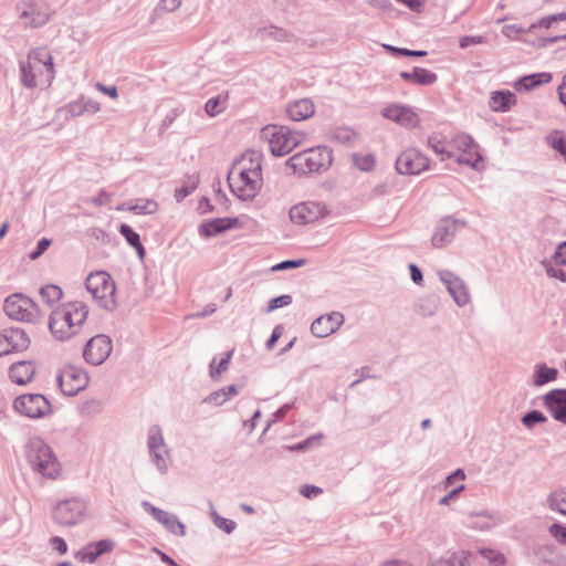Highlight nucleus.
<instances>
[{"label":"nucleus","mask_w":566,"mask_h":566,"mask_svg":"<svg viewBox=\"0 0 566 566\" xmlns=\"http://www.w3.org/2000/svg\"><path fill=\"white\" fill-rule=\"evenodd\" d=\"M396 168L402 175H419L430 168V159L418 148L409 147L398 156Z\"/></svg>","instance_id":"obj_13"},{"label":"nucleus","mask_w":566,"mask_h":566,"mask_svg":"<svg viewBox=\"0 0 566 566\" xmlns=\"http://www.w3.org/2000/svg\"><path fill=\"white\" fill-rule=\"evenodd\" d=\"M557 378V370L549 368L545 365H538L534 375V384L536 386H543Z\"/></svg>","instance_id":"obj_35"},{"label":"nucleus","mask_w":566,"mask_h":566,"mask_svg":"<svg viewBox=\"0 0 566 566\" xmlns=\"http://www.w3.org/2000/svg\"><path fill=\"white\" fill-rule=\"evenodd\" d=\"M291 302H292V297L290 295H281V296L274 297L269 303L268 311L272 312V311H274L276 308H280V307H283V306H287V305L291 304Z\"/></svg>","instance_id":"obj_43"},{"label":"nucleus","mask_w":566,"mask_h":566,"mask_svg":"<svg viewBox=\"0 0 566 566\" xmlns=\"http://www.w3.org/2000/svg\"><path fill=\"white\" fill-rule=\"evenodd\" d=\"M229 185L239 199H253L263 186L261 155L253 151L241 155L229 172Z\"/></svg>","instance_id":"obj_1"},{"label":"nucleus","mask_w":566,"mask_h":566,"mask_svg":"<svg viewBox=\"0 0 566 566\" xmlns=\"http://www.w3.org/2000/svg\"><path fill=\"white\" fill-rule=\"evenodd\" d=\"M286 113L292 120H304L314 115L315 106L311 99L301 98L290 103Z\"/></svg>","instance_id":"obj_25"},{"label":"nucleus","mask_w":566,"mask_h":566,"mask_svg":"<svg viewBox=\"0 0 566 566\" xmlns=\"http://www.w3.org/2000/svg\"><path fill=\"white\" fill-rule=\"evenodd\" d=\"M549 534L563 545H566V526H563L558 523H554L549 527Z\"/></svg>","instance_id":"obj_42"},{"label":"nucleus","mask_w":566,"mask_h":566,"mask_svg":"<svg viewBox=\"0 0 566 566\" xmlns=\"http://www.w3.org/2000/svg\"><path fill=\"white\" fill-rule=\"evenodd\" d=\"M40 295L43 302H45L49 306H53L62 300L63 291L57 285L49 284L41 289Z\"/></svg>","instance_id":"obj_34"},{"label":"nucleus","mask_w":566,"mask_h":566,"mask_svg":"<svg viewBox=\"0 0 566 566\" xmlns=\"http://www.w3.org/2000/svg\"><path fill=\"white\" fill-rule=\"evenodd\" d=\"M13 409L32 419L50 416L53 411L49 399L41 394H25L17 397L13 401Z\"/></svg>","instance_id":"obj_10"},{"label":"nucleus","mask_w":566,"mask_h":566,"mask_svg":"<svg viewBox=\"0 0 566 566\" xmlns=\"http://www.w3.org/2000/svg\"><path fill=\"white\" fill-rule=\"evenodd\" d=\"M516 104L515 95L510 91H496L491 94L489 106L494 112H507Z\"/></svg>","instance_id":"obj_28"},{"label":"nucleus","mask_w":566,"mask_h":566,"mask_svg":"<svg viewBox=\"0 0 566 566\" xmlns=\"http://www.w3.org/2000/svg\"><path fill=\"white\" fill-rule=\"evenodd\" d=\"M333 161L332 150L318 146L308 148L290 157L286 167L298 176L322 172L329 168Z\"/></svg>","instance_id":"obj_6"},{"label":"nucleus","mask_w":566,"mask_h":566,"mask_svg":"<svg viewBox=\"0 0 566 566\" xmlns=\"http://www.w3.org/2000/svg\"><path fill=\"white\" fill-rule=\"evenodd\" d=\"M357 166L363 170H370L375 165V159L370 155H365L355 158Z\"/></svg>","instance_id":"obj_46"},{"label":"nucleus","mask_w":566,"mask_h":566,"mask_svg":"<svg viewBox=\"0 0 566 566\" xmlns=\"http://www.w3.org/2000/svg\"><path fill=\"white\" fill-rule=\"evenodd\" d=\"M394 50L396 52L400 53V54L409 55V56H423V55H426L424 51H410V50H407V49H394Z\"/></svg>","instance_id":"obj_60"},{"label":"nucleus","mask_w":566,"mask_h":566,"mask_svg":"<svg viewBox=\"0 0 566 566\" xmlns=\"http://www.w3.org/2000/svg\"><path fill=\"white\" fill-rule=\"evenodd\" d=\"M86 512V504L80 499H70L61 501L56 504L53 511L54 520L65 526H71L80 523Z\"/></svg>","instance_id":"obj_14"},{"label":"nucleus","mask_w":566,"mask_h":566,"mask_svg":"<svg viewBox=\"0 0 566 566\" xmlns=\"http://www.w3.org/2000/svg\"><path fill=\"white\" fill-rule=\"evenodd\" d=\"M455 143L459 147H464L462 153H454L448 148V143L438 135H432L428 139V146L437 154L441 160L454 159L459 165H467L475 170L484 169V160L479 151V147L471 136L467 134L455 135Z\"/></svg>","instance_id":"obj_4"},{"label":"nucleus","mask_w":566,"mask_h":566,"mask_svg":"<svg viewBox=\"0 0 566 566\" xmlns=\"http://www.w3.org/2000/svg\"><path fill=\"white\" fill-rule=\"evenodd\" d=\"M465 474L462 470H457L453 474L447 478V485L455 488L457 485L463 484Z\"/></svg>","instance_id":"obj_48"},{"label":"nucleus","mask_w":566,"mask_h":566,"mask_svg":"<svg viewBox=\"0 0 566 566\" xmlns=\"http://www.w3.org/2000/svg\"><path fill=\"white\" fill-rule=\"evenodd\" d=\"M112 352V340L105 335L92 337L84 348L83 356L92 365L102 364Z\"/></svg>","instance_id":"obj_19"},{"label":"nucleus","mask_w":566,"mask_h":566,"mask_svg":"<svg viewBox=\"0 0 566 566\" xmlns=\"http://www.w3.org/2000/svg\"><path fill=\"white\" fill-rule=\"evenodd\" d=\"M344 323V316L339 312H333L316 318L311 326L313 335L316 337H327L335 333Z\"/></svg>","instance_id":"obj_22"},{"label":"nucleus","mask_w":566,"mask_h":566,"mask_svg":"<svg viewBox=\"0 0 566 566\" xmlns=\"http://www.w3.org/2000/svg\"><path fill=\"white\" fill-rule=\"evenodd\" d=\"M546 417L541 411H531L523 418V423L527 427H532L534 423L544 422Z\"/></svg>","instance_id":"obj_44"},{"label":"nucleus","mask_w":566,"mask_h":566,"mask_svg":"<svg viewBox=\"0 0 566 566\" xmlns=\"http://www.w3.org/2000/svg\"><path fill=\"white\" fill-rule=\"evenodd\" d=\"M3 311L15 321L31 322L39 315L36 303L22 293H14L4 300Z\"/></svg>","instance_id":"obj_11"},{"label":"nucleus","mask_w":566,"mask_h":566,"mask_svg":"<svg viewBox=\"0 0 566 566\" xmlns=\"http://www.w3.org/2000/svg\"><path fill=\"white\" fill-rule=\"evenodd\" d=\"M411 279L415 283L420 284L422 281L421 271L415 264H410L409 266Z\"/></svg>","instance_id":"obj_57"},{"label":"nucleus","mask_w":566,"mask_h":566,"mask_svg":"<svg viewBox=\"0 0 566 566\" xmlns=\"http://www.w3.org/2000/svg\"><path fill=\"white\" fill-rule=\"evenodd\" d=\"M549 145L558 151L566 161V136L559 133H554L548 137Z\"/></svg>","instance_id":"obj_41"},{"label":"nucleus","mask_w":566,"mask_h":566,"mask_svg":"<svg viewBox=\"0 0 566 566\" xmlns=\"http://www.w3.org/2000/svg\"><path fill=\"white\" fill-rule=\"evenodd\" d=\"M543 402L556 421L566 424V389L551 390L544 396Z\"/></svg>","instance_id":"obj_21"},{"label":"nucleus","mask_w":566,"mask_h":566,"mask_svg":"<svg viewBox=\"0 0 566 566\" xmlns=\"http://www.w3.org/2000/svg\"><path fill=\"white\" fill-rule=\"evenodd\" d=\"M304 260H297V261H284V262H281L276 265H274L272 268L273 271H281V270H286V269H291V268H300L302 265H304Z\"/></svg>","instance_id":"obj_50"},{"label":"nucleus","mask_w":566,"mask_h":566,"mask_svg":"<svg viewBox=\"0 0 566 566\" xmlns=\"http://www.w3.org/2000/svg\"><path fill=\"white\" fill-rule=\"evenodd\" d=\"M480 554L488 562L489 566H504L506 564L505 555L496 549L483 548L480 551Z\"/></svg>","instance_id":"obj_38"},{"label":"nucleus","mask_w":566,"mask_h":566,"mask_svg":"<svg viewBox=\"0 0 566 566\" xmlns=\"http://www.w3.org/2000/svg\"><path fill=\"white\" fill-rule=\"evenodd\" d=\"M432 566H462V562L458 557L452 556L450 558L439 559L434 562Z\"/></svg>","instance_id":"obj_53"},{"label":"nucleus","mask_w":566,"mask_h":566,"mask_svg":"<svg viewBox=\"0 0 566 566\" xmlns=\"http://www.w3.org/2000/svg\"><path fill=\"white\" fill-rule=\"evenodd\" d=\"M502 32L509 38H514L517 35L518 29L515 25H505Z\"/></svg>","instance_id":"obj_61"},{"label":"nucleus","mask_w":566,"mask_h":566,"mask_svg":"<svg viewBox=\"0 0 566 566\" xmlns=\"http://www.w3.org/2000/svg\"><path fill=\"white\" fill-rule=\"evenodd\" d=\"M440 279L447 285L449 293L458 305L463 306L469 302V292L464 282L460 277L455 276L451 272L444 271L440 273Z\"/></svg>","instance_id":"obj_23"},{"label":"nucleus","mask_w":566,"mask_h":566,"mask_svg":"<svg viewBox=\"0 0 566 566\" xmlns=\"http://www.w3.org/2000/svg\"><path fill=\"white\" fill-rule=\"evenodd\" d=\"M10 379L18 385L30 382L35 375V367L32 361L22 360L10 367Z\"/></svg>","instance_id":"obj_26"},{"label":"nucleus","mask_w":566,"mask_h":566,"mask_svg":"<svg viewBox=\"0 0 566 566\" xmlns=\"http://www.w3.org/2000/svg\"><path fill=\"white\" fill-rule=\"evenodd\" d=\"M88 384L87 374L80 367L65 366L59 375V385L66 396H74L83 390Z\"/></svg>","instance_id":"obj_15"},{"label":"nucleus","mask_w":566,"mask_h":566,"mask_svg":"<svg viewBox=\"0 0 566 566\" xmlns=\"http://www.w3.org/2000/svg\"><path fill=\"white\" fill-rule=\"evenodd\" d=\"M22 82L28 87H48L54 78V64L46 48H35L21 65Z\"/></svg>","instance_id":"obj_5"},{"label":"nucleus","mask_w":566,"mask_h":566,"mask_svg":"<svg viewBox=\"0 0 566 566\" xmlns=\"http://www.w3.org/2000/svg\"><path fill=\"white\" fill-rule=\"evenodd\" d=\"M401 76L409 82L430 85L437 81V75L429 70L416 67L411 72H402Z\"/></svg>","instance_id":"obj_29"},{"label":"nucleus","mask_w":566,"mask_h":566,"mask_svg":"<svg viewBox=\"0 0 566 566\" xmlns=\"http://www.w3.org/2000/svg\"><path fill=\"white\" fill-rule=\"evenodd\" d=\"M227 98H228L227 96H218L214 98H210L206 103V112L210 116H214V115L219 114L224 108Z\"/></svg>","instance_id":"obj_40"},{"label":"nucleus","mask_w":566,"mask_h":566,"mask_svg":"<svg viewBox=\"0 0 566 566\" xmlns=\"http://www.w3.org/2000/svg\"><path fill=\"white\" fill-rule=\"evenodd\" d=\"M448 143V148L451 149V150H454V153H462L465 150L464 147H459L455 143V136L451 139V140H447Z\"/></svg>","instance_id":"obj_63"},{"label":"nucleus","mask_w":566,"mask_h":566,"mask_svg":"<svg viewBox=\"0 0 566 566\" xmlns=\"http://www.w3.org/2000/svg\"><path fill=\"white\" fill-rule=\"evenodd\" d=\"M484 39L483 36L481 35H478V36H463L461 40H460V46L461 48H467L471 44H480V43H483Z\"/></svg>","instance_id":"obj_54"},{"label":"nucleus","mask_w":566,"mask_h":566,"mask_svg":"<svg viewBox=\"0 0 566 566\" xmlns=\"http://www.w3.org/2000/svg\"><path fill=\"white\" fill-rule=\"evenodd\" d=\"M242 221L239 218H218L200 226L199 232L205 237H213L227 230L241 228Z\"/></svg>","instance_id":"obj_24"},{"label":"nucleus","mask_w":566,"mask_h":566,"mask_svg":"<svg viewBox=\"0 0 566 566\" xmlns=\"http://www.w3.org/2000/svg\"><path fill=\"white\" fill-rule=\"evenodd\" d=\"M157 201L153 199H138L134 205H129L126 209L137 214H153L158 210ZM122 209H125L124 207Z\"/></svg>","instance_id":"obj_33"},{"label":"nucleus","mask_w":566,"mask_h":566,"mask_svg":"<svg viewBox=\"0 0 566 566\" xmlns=\"http://www.w3.org/2000/svg\"><path fill=\"white\" fill-rule=\"evenodd\" d=\"M50 545L53 549L57 551L59 554L64 555L67 552L66 542L59 536H54L50 539Z\"/></svg>","instance_id":"obj_47"},{"label":"nucleus","mask_w":566,"mask_h":566,"mask_svg":"<svg viewBox=\"0 0 566 566\" xmlns=\"http://www.w3.org/2000/svg\"><path fill=\"white\" fill-rule=\"evenodd\" d=\"M455 143L459 147H464L462 153H454L448 148V143L438 135H432L428 139V146L437 154L441 160L454 159L459 165H467L475 170L484 169V160L479 151V147L471 136L467 134L455 135Z\"/></svg>","instance_id":"obj_3"},{"label":"nucleus","mask_w":566,"mask_h":566,"mask_svg":"<svg viewBox=\"0 0 566 566\" xmlns=\"http://www.w3.org/2000/svg\"><path fill=\"white\" fill-rule=\"evenodd\" d=\"M87 315L88 307L84 302H67L51 313L50 331L60 340L70 339L80 333Z\"/></svg>","instance_id":"obj_2"},{"label":"nucleus","mask_w":566,"mask_h":566,"mask_svg":"<svg viewBox=\"0 0 566 566\" xmlns=\"http://www.w3.org/2000/svg\"><path fill=\"white\" fill-rule=\"evenodd\" d=\"M552 81V74L549 73H537L522 77L516 84L517 90H532L542 84L549 83Z\"/></svg>","instance_id":"obj_31"},{"label":"nucleus","mask_w":566,"mask_h":566,"mask_svg":"<svg viewBox=\"0 0 566 566\" xmlns=\"http://www.w3.org/2000/svg\"><path fill=\"white\" fill-rule=\"evenodd\" d=\"M329 214L325 203L317 201H303L291 207L290 220L297 226L317 222Z\"/></svg>","instance_id":"obj_12"},{"label":"nucleus","mask_w":566,"mask_h":566,"mask_svg":"<svg viewBox=\"0 0 566 566\" xmlns=\"http://www.w3.org/2000/svg\"><path fill=\"white\" fill-rule=\"evenodd\" d=\"M301 493L305 497L311 499L321 494L322 490L315 485H303L301 489Z\"/></svg>","instance_id":"obj_52"},{"label":"nucleus","mask_w":566,"mask_h":566,"mask_svg":"<svg viewBox=\"0 0 566 566\" xmlns=\"http://www.w3.org/2000/svg\"><path fill=\"white\" fill-rule=\"evenodd\" d=\"M148 449L157 469L160 472H166L170 462L169 451L166 448L161 430L158 427L149 429Z\"/></svg>","instance_id":"obj_18"},{"label":"nucleus","mask_w":566,"mask_h":566,"mask_svg":"<svg viewBox=\"0 0 566 566\" xmlns=\"http://www.w3.org/2000/svg\"><path fill=\"white\" fill-rule=\"evenodd\" d=\"M239 392L238 387L234 385H230L221 388L209 395L207 401L217 406L224 403L230 398L237 396Z\"/></svg>","instance_id":"obj_32"},{"label":"nucleus","mask_w":566,"mask_h":566,"mask_svg":"<svg viewBox=\"0 0 566 566\" xmlns=\"http://www.w3.org/2000/svg\"><path fill=\"white\" fill-rule=\"evenodd\" d=\"M50 244H51L50 240H48L45 238L41 239L38 243L36 250L31 253L30 258L32 260L38 259L42 253H44L46 251V249L50 247Z\"/></svg>","instance_id":"obj_51"},{"label":"nucleus","mask_w":566,"mask_h":566,"mask_svg":"<svg viewBox=\"0 0 566 566\" xmlns=\"http://www.w3.org/2000/svg\"><path fill=\"white\" fill-rule=\"evenodd\" d=\"M85 286L101 306L112 310L116 305V285L107 272H92L85 281Z\"/></svg>","instance_id":"obj_9"},{"label":"nucleus","mask_w":566,"mask_h":566,"mask_svg":"<svg viewBox=\"0 0 566 566\" xmlns=\"http://www.w3.org/2000/svg\"><path fill=\"white\" fill-rule=\"evenodd\" d=\"M230 358H231V353L226 354V356L220 359L218 365L216 367H212L211 376L219 377L223 371H226L228 368Z\"/></svg>","instance_id":"obj_45"},{"label":"nucleus","mask_w":566,"mask_h":566,"mask_svg":"<svg viewBox=\"0 0 566 566\" xmlns=\"http://www.w3.org/2000/svg\"><path fill=\"white\" fill-rule=\"evenodd\" d=\"M115 547V543L111 539H102L88 544L80 554L82 562L94 563L96 558L103 554L109 553Z\"/></svg>","instance_id":"obj_27"},{"label":"nucleus","mask_w":566,"mask_h":566,"mask_svg":"<svg viewBox=\"0 0 566 566\" xmlns=\"http://www.w3.org/2000/svg\"><path fill=\"white\" fill-rule=\"evenodd\" d=\"M381 115L406 129H413L419 126V115L408 105L389 104L382 108Z\"/></svg>","instance_id":"obj_16"},{"label":"nucleus","mask_w":566,"mask_h":566,"mask_svg":"<svg viewBox=\"0 0 566 566\" xmlns=\"http://www.w3.org/2000/svg\"><path fill=\"white\" fill-rule=\"evenodd\" d=\"M30 339L28 335L19 328H11L0 334V356L12 352H21L29 347Z\"/></svg>","instance_id":"obj_20"},{"label":"nucleus","mask_w":566,"mask_h":566,"mask_svg":"<svg viewBox=\"0 0 566 566\" xmlns=\"http://www.w3.org/2000/svg\"><path fill=\"white\" fill-rule=\"evenodd\" d=\"M119 232L124 235V238L127 240V242L137 249V251L143 254L144 247L140 243L139 234L136 233L129 226L122 224Z\"/></svg>","instance_id":"obj_39"},{"label":"nucleus","mask_w":566,"mask_h":566,"mask_svg":"<svg viewBox=\"0 0 566 566\" xmlns=\"http://www.w3.org/2000/svg\"><path fill=\"white\" fill-rule=\"evenodd\" d=\"M453 231L452 228L449 226H440L437 228L434 234L432 235V244L436 248H441L444 244L451 242L453 239Z\"/></svg>","instance_id":"obj_36"},{"label":"nucleus","mask_w":566,"mask_h":566,"mask_svg":"<svg viewBox=\"0 0 566 566\" xmlns=\"http://www.w3.org/2000/svg\"><path fill=\"white\" fill-rule=\"evenodd\" d=\"M214 523L219 528L223 530L228 534L231 533L235 526L233 521L220 516H216Z\"/></svg>","instance_id":"obj_49"},{"label":"nucleus","mask_w":566,"mask_h":566,"mask_svg":"<svg viewBox=\"0 0 566 566\" xmlns=\"http://www.w3.org/2000/svg\"><path fill=\"white\" fill-rule=\"evenodd\" d=\"M555 260L558 264L566 265V242L558 247L555 252Z\"/></svg>","instance_id":"obj_56"},{"label":"nucleus","mask_w":566,"mask_h":566,"mask_svg":"<svg viewBox=\"0 0 566 566\" xmlns=\"http://www.w3.org/2000/svg\"><path fill=\"white\" fill-rule=\"evenodd\" d=\"M51 15L52 11L44 0H27L21 8V18L31 28L44 25Z\"/></svg>","instance_id":"obj_17"},{"label":"nucleus","mask_w":566,"mask_h":566,"mask_svg":"<svg viewBox=\"0 0 566 566\" xmlns=\"http://www.w3.org/2000/svg\"><path fill=\"white\" fill-rule=\"evenodd\" d=\"M96 88L102 92L103 94H106L108 95L111 98L113 99H116L118 94H117V88L115 86H105L101 83L96 84Z\"/></svg>","instance_id":"obj_55"},{"label":"nucleus","mask_w":566,"mask_h":566,"mask_svg":"<svg viewBox=\"0 0 566 566\" xmlns=\"http://www.w3.org/2000/svg\"><path fill=\"white\" fill-rule=\"evenodd\" d=\"M554 19L553 15L545 17L538 21V27L548 29L554 23Z\"/></svg>","instance_id":"obj_62"},{"label":"nucleus","mask_w":566,"mask_h":566,"mask_svg":"<svg viewBox=\"0 0 566 566\" xmlns=\"http://www.w3.org/2000/svg\"><path fill=\"white\" fill-rule=\"evenodd\" d=\"M558 96H559V101L566 107V74L563 76L562 83L558 86Z\"/></svg>","instance_id":"obj_59"},{"label":"nucleus","mask_w":566,"mask_h":566,"mask_svg":"<svg viewBox=\"0 0 566 566\" xmlns=\"http://www.w3.org/2000/svg\"><path fill=\"white\" fill-rule=\"evenodd\" d=\"M111 198L107 193L102 192L97 198L93 199L95 205H103L109 202Z\"/></svg>","instance_id":"obj_64"},{"label":"nucleus","mask_w":566,"mask_h":566,"mask_svg":"<svg viewBox=\"0 0 566 566\" xmlns=\"http://www.w3.org/2000/svg\"><path fill=\"white\" fill-rule=\"evenodd\" d=\"M150 512L158 522L168 527L174 534H184V525L174 515L156 507H151Z\"/></svg>","instance_id":"obj_30"},{"label":"nucleus","mask_w":566,"mask_h":566,"mask_svg":"<svg viewBox=\"0 0 566 566\" xmlns=\"http://www.w3.org/2000/svg\"><path fill=\"white\" fill-rule=\"evenodd\" d=\"M548 503L553 510L566 515V489L553 492L548 497Z\"/></svg>","instance_id":"obj_37"},{"label":"nucleus","mask_w":566,"mask_h":566,"mask_svg":"<svg viewBox=\"0 0 566 566\" xmlns=\"http://www.w3.org/2000/svg\"><path fill=\"white\" fill-rule=\"evenodd\" d=\"M464 489V485L463 484H460V485H457L455 488H452V490L450 491V493L448 495H446L444 497L441 499L440 503L441 504H448L449 501L454 496L457 495L460 491H462Z\"/></svg>","instance_id":"obj_58"},{"label":"nucleus","mask_w":566,"mask_h":566,"mask_svg":"<svg viewBox=\"0 0 566 566\" xmlns=\"http://www.w3.org/2000/svg\"><path fill=\"white\" fill-rule=\"evenodd\" d=\"M29 460L34 471L42 476L55 480L61 476L62 465L53 450L42 441L31 444Z\"/></svg>","instance_id":"obj_8"},{"label":"nucleus","mask_w":566,"mask_h":566,"mask_svg":"<svg viewBox=\"0 0 566 566\" xmlns=\"http://www.w3.org/2000/svg\"><path fill=\"white\" fill-rule=\"evenodd\" d=\"M261 137L269 144L274 156H283L300 145L305 134L293 132L285 126L268 125L261 130Z\"/></svg>","instance_id":"obj_7"}]
</instances>
